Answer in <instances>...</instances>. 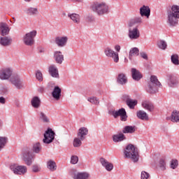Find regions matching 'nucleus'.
Returning <instances> with one entry per match:
<instances>
[{"label": "nucleus", "mask_w": 179, "mask_h": 179, "mask_svg": "<svg viewBox=\"0 0 179 179\" xmlns=\"http://www.w3.org/2000/svg\"><path fill=\"white\" fill-rule=\"evenodd\" d=\"M124 155L125 159H131L134 163H137L139 161V152L138 148L132 144L127 145Z\"/></svg>", "instance_id": "nucleus-1"}, {"label": "nucleus", "mask_w": 179, "mask_h": 179, "mask_svg": "<svg viewBox=\"0 0 179 179\" xmlns=\"http://www.w3.org/2000/svg\"><path fill=\"white\" fill-rule=\"evenodd\" d=\"M179 6L173 5L171 10L168 12V23L169 26L174 27L178 24Z\"/></svg>", "instance_id": "nucleus-2"}, {"label": "nucleus", "mask_w": 179, "mask_h": 179, "mask_svg": "<svg viewBox=\"0 0 179 179\" xmlns=\"http://www.w3.org/2000/svg\"><path fill=\"white\" fill-rule=\"evenodd\" d=\"M91 8L93 12L97 13L99 16H103V15L108 13V6L106 3H94Z\"/></svg>", "instance_id": "nucleus-3"}, {"label": "nucleus", "mask_w": 179, "mask_h": 179, "mask_svg": "<svg viewBox=\"0 0 179 179\" xmlns=\"http://www.w3.org/2000/svg\"><path fill=\"white\" fill-rule=\"evenodd\" d=\"M148 88L150 90H159V89H163V85L159 81L157 76H151L150 83H148Z\"/></svg>", "instance_id": "nucleus-4"}, {"label": "nucleus", "mask_w": 179, "mask_h": 179, "mask_svg": "<svg viewBox=\"0 0 179 179\" xmlns=\"http://www.w3.org/2000/svg\"><path fill=\"white\" fill-rule=\"evenodd\" d=\"M36 36H37V31L36 30L27 33L23 36V41L25 45H28L29 47H31V45H34V38L36 37Z\"/></svg>", "instance_id": "nucleus-5"}, {"label": "nucleus", "mask_w": 179, "mask_h": 179, "mask_svg": "<svg viewBox=\"0 0 179 179\" xmlns=\"http://www.w3.org/2000/svg\"><path fill=\"white\" fill-rule=\"evenodd\" d=\"M43 136V143H45L46 145H50V143H52L55 138V132L52 131V129L48 128L47 130L45 131Z\"/></svg>", "instance_id": "nucleus-6"}, {"label": "nucleus", "mask_w": 179, "mask_h": 179, "mask_svg": "<svg viewBox=\"0 0 179 179\" xmlns=\"http://www.w3.org/2000/svg\"><path fill=\"white\" fill-rule=\"evenodd\" d=\"M22 160L25 162L27 166H31L33 163V152L30 148H25L22 152Z\"/></svg>", "instance_id": "nucleus-7"}, {"label": "nucleus", "mask_w": 179, "mask_h": 179, "mask_svg": "<svg viewBox=\"0 0 179 179\" xmlns=\"http://www.w3.org/2000/svg\"><path fill=\"white\" fill-rule=\"evenodd\" d=\"M10 169L14 174H17L18 176H23L27 173V167L24 166H20L16 164H11L10 166Z\"/></svg>", "instance_id": "nucleus-8"}, {"label": "nucleus", "mask_w": 179, "mask_h": 179, "mask_svg": "<svg viewBox=\"0 0 179 179\" xmlns=\"http://www.w3.org/2000/svg\"><path fill=\"white\" fill-rule=\"evenodd\" d=\"M111 114L114 117V118H118V117H120L121 121L125 122L127 121V120H128L127 111L124 108H122L118 110H113Z\"/></svg>", "instance_id": "nucleus-9"}, {"label": "nucleus", "mask_w": 179, "mask_h": 179, "mask_svg": "<svg viewBox=\"0 0 179 179\" xmlns=\"http://www.w3.org/2000/svg\"><path fill=\"white\" fill-rule=\"evenodd\" d=\"M166 79L169 87H177V85H178V77H177V76L173 73H168L166 75Z\"/></svg>", "instance_id": "nucleus-10"}, {"label": "nucleus", "mask_w": 179, "mask_h": 179, "mask_svg": "<svg viewBox=\"0 0 179 179\" xmlns=\"http://www.w3.org/2000/svg\"><path fill=\"white\" fill-rule=\"evenodd\" d=\"M128 36L130 40H138L141 37V32L138 29V27H136L132 29V27H129V34Z\"/></svg>", "instance_id": "nucleus-11"}, {"label": "nucleus", "mask_w": 179, "mask_h": 179, "mask_svg": "<svg viewBox=\"0 0 179 179\" xmlns=\"http://www.w3.org/2000/svg\"><path fill=\"white\" fill-rule=\"evenodd\" d=\"M10 82L14 86L17 87V89H22L24 84H23V81L20 79L17 75H14L10 78Z\"/></svg>", "instance_id": "nucleus-12"}, {"label": "nucleus", "mask_w": 179, "mask_h": 179, "mask_svg": "<svg viewBox=\"0 0 179 179\" xmlns=\"http://www.w3.org/2000/svg\"><path fill=\"white\" fill-rule=\"evenodd\" d=\"M12 76V70L9 68L0 70V79L1 80H8Z\"/></svg>", "instance_id": "nucleus-13"}, {"label": "nucleus", "mask_w": 179, "mask_h": 179, "mask_svg": "<svg viewBox=\"0 0 179 179\" xmlns=\"http://www.w3.org/2000/svg\"><path fill=\"white\" fill-rule=\"evenodd\" d=\"M116 83H117V85H121V86H125V85L128 83V77H127V74L120 73L116 77Z\"/></svg>", "instance_id": "nucleus-14"}, {"label": "nucleus", "mask_w": 179, "mask_h": 179, "mask_svg": "<svg viewBox=\"0 0 179 179\" xmlns=\"http://www.w3.org/2000/svg\"><path fill=\"white\" fill-rule=\"evenodd\" d=\"M55 43L57 47H65L68 43V36H57L55 38Z\"/></svg>", "instance_id": "nucleus-15"}, {"label": "nucleus", "mask_w": 179, "mask_h": 179, "mask_svg": "<svg viewBox=\"0 0 179 179\" xmlns=\"http://www.w3.org/2000/svg\"><path fill=\"white\" fill-rule=\"evenodd\" d=\"M131 72L132 79L134 80H136V82H139V80H141L142 78H143V75H142V73H141L139 70L135 68H132L131 69Z\"/></svg>", "instance_id": "nucleus-16"}, {"label": "nucleus", "mask_w": 179, "mask_h": 179, "mask_svg": "<svg viewBox=\"0 0 179 179\" xmlns=\"http://www.w3.org/2000/svg\"><path fill=\"white\" fill-rule=\"evenodd\" d=\"M89 134V129L86 127H80L78 129V132L77 134V136L80 138L82 141H85L86 139V136Z\"/></svg>", "instance_id": "nucleus-17"}, {"label": "nucleus", "mask_w": 179, "mask_h": 179, "mask_svg": "<svg viewBox=\"0 0 179 179\" xmlns=\"http://www.w3.org/2000/svg\"><path fill=\"white\" fill-rule=\"evenodd\" d=\"M140 15L143 17L145 16L147 19H149V16H150V8L148 6H143L140 8Z\"/></svg>", "instance_id": "nucleus-18"}, {"label": "nucleus", "mask_w": 179, "mask_h": 179, "mask_svg": "<svg viewBox=\"0 0 179 179\" xmlns=\"http://www.w3.org/2000/svg\"><path fill=\"white\" fill-rule=\"evenodd\" d=\"M100 162L102 166L105 167L106 170H107V171H111V170L114 169V165L108 162L106 159L101 157L100 158Z\"/></svg>", "instance_id": "nucleus-19"}, {"label": "nucleus", "mask_w": 179, "mask_h": 179, "mask_svg": "<svg viewBox=\"0 0 179 179\" xmlns=\"http://www.w3.org/2000/svg\"><path fill=\"white\" fill-rule=\"evenodd\" d=\"M9 27H8V24L5 22L0 23V32L1 36H8L9 34Z\"/></svg>", "instance_id": "nucleus-20"}, {"label": "nucleus", "mask_w": 179, "mask_h": 179, "mask_svg": "<svg viewBox=\"0 0 179 179\" xmlns=\"http://www.w3.org/2000/svg\"><path fill=\"white\" fill-rule=\"evenodd\" d=\"M48 72L52 78H59V73H58V69L55 65L49 66Z\"/></svg>", "instance_id": "nucleus-21"}, {"label": "nucleus", "mask_w": 179, "mask_h": 179, "mask_svg": "<svg viewBox=\"0 0 179 179\" xmlns=\"http://www.w3.org/2000/svg\"><path fill=\"white\" fill-rule=\"evenodd\" d=\"M54 59L57 64H62L64 62V55L61 51H55L54 53Z\"/></svg>", "instance_id": "nucleus-22"}, {"label": "nucleus", "mask_w": 179, "mask_h": 179, "mask_svg": "<svg viewBox=\"0 0 179 179\" xmlns=\"http://www.w3.org/2000/svg\"><path fill=\"white\" fill-rule=\"evenodd\" d=\"M0 44L3 47H8L12 44V38L8 36L1 37Z\"/></svg>", "instance_id": "nucleus-23"}, {"label": "nucleus", "mask_w": 179, "mask_h": 179, "mask_svg": "<svg viewBox=\"0 0 179 179\" xmlns=\"http://www.w3.org/2000/svg\"><path fill=\"white\" fill-rule=\"evenodd\" d=\"M142 107L145 108V110H148L150 113L155 110V106H153V103L150 102V101H144L142 102Z\"/></svg>", "instance_id": "nucleus-24"}, {"label": "nucleus", "mask_w": 179, "mask_h": 179, "mask_svg": "<svg viewBox=\"0 0 179 179\" xmlns=\"http://www.w3.org/2000/svg\"><path fill=\"white\" fill-rule=\"evenodd\" d=\"M31 104L34 108H40V106H41V100L38 96H34L31 101Z\"/></svg>", "instance_id": "nucleus-25"}, {"label": "nucleus", "mask_w": 179, "mask_h": 179, "mask_svg": "<svg viewBox=\"0 0 179 179\" xmlns=\"http://www.w3.org/2000/svg\"><path fill=\"white\" fill-rule=\"evenodd\" d=\"M136 115L139 120H142L143 121H149V116L148 115V113L143 110L137 111Z\"/></svg>", "instance_id": "nucleus-26"}, {"label": "nucleus", "mask_w": 179, "mask_h": 179, "mask_svg": "<svg viewBox=\"0 0 179 179\" xmlns=\"http://www.w3.org/2000/svg\"><path fill=\"white\" fill-rule=\"evenodd\" d=\"M136 131V126H125L122 129L123 134H135Z\"/></svg>", "instance_id": "nucleus-27"}, {"label": "nucleus", "mask_w": 179, "mask_h": 179, "mask_svg": "<svg viewBox=\"0 0 179 179\" xmlns=\"http://www.w3.org/2000/svg\"><path fill=\"white\" fill-rule=\"evenodd\" d=\"M125 139H127V137L122 133L113 136V142H122V141H125Z\"/></svg>", "instance_id": "nucleus-28"}, {"label": "nucleus", "mask_w": 179, "mask_h": 179, "mask_svg": "<svg viewBox=\"0 0 179 179\" xmlns=\"http://www.w3.org/2000/svg\"><path fill=\"white\" fill-rule=\"evenodd\" d=\"M170 120L172 122H179V111L177 110H173Z\"/></svg>", "instance_id": "nucleus-29"}, {"label": "nucleus", "mask_w": 179, "mask_h": 179, "mask_svg": "<svg viewBox=\"0 0 179 179\" xmlns=\"http://www.w3.org/2000/svg\"><path fill=\"white\" fill-rule=\"evenodd\" d=\"M90 177V174L87 172H82L75 174L73 176L74 179H87Z\"/></svg>", "instance_id": "nucleus-30"}, {"label": "nucleus", "mask_w": 179, "mask_h": 179, "mask_svg": "<svg viewBox=\"0 0 179 179\" xmlns=\"http://www.w3.org/2000/svg\"><path fill=\"white\" fill-rule=\"evenodd\" d=\"M68 16L69 17H70V19H71L73 23H76L77 24H79V23H80V16L78 14H69Z\"/></svg>", "instance_id": "nucleus-31"}, {"label": "nucleus", "mask_w": 179, "mask_h": 179, "mask_svg": "<svg viewBox=\"0 0 179 179\" xmlns=\"http://www.w3.org/2000/svg\"><path fill=\"white\" fill-rule=\"evenodd\" d=\"M27 15H29V16H35L38 13V9L37 8L30 7L25 10Z\"/></svg>", "instance_id": "nucleus-32"}, {"label": "nucleus", "mask_w": 179, "mask_h": 179, "mask_svg": "<svg viewBox=\"0 0 179 179\" xmlns=\"http://www.w3.org/2000/svg\"><path fill=\"white\" fill-rule=\"evenodd\" d=\"M142 23V18L141 17H137L136 18H134L131 20L129 22V27H134L135 24H141Z\"/></svg>", "instance_id": "nucleus-33"}, {"label": "nucleus", "mask_w": 179, "mask_h": 179, "mask_svg": "<svg viewBox=\"0 0 179 179\" xmlns=\"http://www.w3.org/2000/svg\"><path fill=\"white\" fill-rule=\"evenodd\" d=\"M43 147H41L40 142H37L33 144L32 152H34V153H40Z\"/></svg>", "instance_id": "nucleus-34"}, {"label": "nucleus", "mask_w": 179, "mask_h": 179, "mask_svg": "<svg viewBox=\"0 0 179 179\" xmlns=\"http://www.w3.org/2000/svg\"><path fill=\"white\" fill-rule=\"evenodd\" d=\"M135 55H139V49L138 48H133L129 51V58L131 61H132V57H135Z\"/></svg>", "instance_id": "nucleus-35"}, {"label": "nucleus", "mask_w": 179, "mask_h": 179, "mask_svg": "<svg viewBox=\"0 0 179 179\" xmlns=\"http://www.w3.org/2000/svg\"><path fill=\"white\" fill-rule=\"evenodd\" d=\"M47 166L48 169H49L50 171H55V170H57V164L52 160L48 161Z\"/></svg>", "instance_id": "nucleus-36"}, {"label": "nucleus", "mask_w": 179, "mask_h": 179, "mask_svg": "<svg viewBox=\"0 0 179 179\" xmlns=\"http://www.w3.org/2000/svg\"><path fill=\"white\" fill-rule=\"evenodd\" d=\"M39 120L42 121V122L48 123L50 122V118L48 116L44 113V112H41L39 114Z\"/></svg>", "instance_id": "nucleus-37"}, {"label": "nucleus", "mask_w": 179, "mask_h": 179, "mask_svg": "<svg viewBox=\"0 0 179 179\" xmlns=\"http://www.w3.org/2000/svg\"><path fill=\"white\" fill-rule=\"evenodd\" d=\"M82 139L80 138V137H76L73 139V145L74 148H80L82 146Z\"/></svg>", "instance_id": "nucleus-38"}, {"label": "nucleus", "mask_w": 179, "mask_h": 179, "mask_svg": "<svg viewBox=\"0 0 179 179\" xmlns=\"http://www.w3.org/2000/svg\"><path fill=\"white\" fill-rule=\"evenodd\" d=\"M6 143H8V138L0 136V151L5 148Z\"/></svg>", "instance_id": "nucleus-39"}, {"label": "nucleus", "mask_w": 179, "mask_h": 179, "mask_svg": "<svg viewBox=\"0 0 179 179\" xmlns=\"http://www.w3.org/2000/svg\"><path fill=\"white\" fill-rule=\"evenodd\" d=\"M171 61L173 65H179V57L178 55L174 54L171 56Z\"/></svg>", "instance_id": "nucleus-40"}, {"label": "nucleus", "mask_w": 179, "mask_h": 179, "mask_svg": "<svg viewBox=\"0 0 179 179\" xmlns=\"http://www.w3.org/2000/svg\"><path fill=\"white\" fill-rule=\"evenodd\" d=\"M158 166L162 171H164L166 170V159L164 158L159 159Z\"/></svg>", "instance_id": "nucleus-41"}, {"label": "nucleus", "mask_w": 179, "mask_h": 179, "mask_svg": "<svg viewBox=\"0 0 179 179\" xmlns=\"http://www.w3.org/2000/svg\"><path fill=\"white\" fill-rule=\"evenodd\" d=\"M127 104L129 107V108H135V106H136V104H138V101L128 99V100H127Z\"/></svg>", "instance_id": "nucleus-42"}, {"label": "nucleus", "mask_w": 179, "mask_h": 179, "mask_svg": "<svg viewBox=\"0 0 179 179\" xmlns=\"http://www.w3.org/2000/svg\"><path fill=\"white\" fill-rule=\"evenodd\" d=\"M61 90H53L52 92V96L56 100H59L61 99Z\"/></svg>", "instance_id": "nucleus-43"}, {"label": "nucleus", "mask_w": 179, "mask_h": 179, "mask_svg": "<svg viewBox=\"0 0 179 179\" xmlns=\"http://www.w3.org/2000/svg\"><path fill=\"white\" fill-rule=\"evenodd\" d=\"M157 45L160 48V50H166V48H167V43L162 40L157 42Z\"/></svg>", "instance_id": "nucleus-44"}, {"label": "nucleus", "mask_w": 179, "mask_h": 179, "mask_svg": "<svg viewBox=\"0 0 179 179\" xmlns=\"http://www.w3.org/2000/svg\"><path fill=\"white\" fill-rule=\"evenodd\" d=\"M109 58L113 59L114 62H116V63L118 62V61H120V56L118 55V52H116L115 51H113V52L112 53V55H110Z\"/></svg>", "instance_id": "nucleus-45"}, {"label": "nucleus", "mask_w": 179, "mask_h": 179, "mask_svg": "<svg viewBox=\"0 0 179 179\" xmlns=\"http://www.w3.org/2000/svg\"><path fill=\"white\" fill-rule=\"evenodd\" d=\"M36 78L38 82H43V73L40 70H37L36 72Z\"/></svg>", "instance_id": "nucleus-46"}, {"label": "nucleus", "mask_w": 179, "mask_h": 179, "mask_svg": "<svg viewBox=\"0 0 179 179\" xmlns=\"http://www.w3.org/2000/svg\"><path fill=\"white\" fill-rule=\"evenodd\" d=\"M178 167V160L177 159H172L171 162V168L174 169Z\"/></svg>", "instance_id": "nucleus-47"}, {"label": "nucleus", "mask_w": 179, "mask_h": 179, "mask_svg": "<svg viewBox=\"0 0 179 179\" xmlns=\"http://www.w3.org/2000/svg\"><path fill=\"white\" fill-rule=\"evenodd\" d=\"M79 162V157L76 155H72L71 158V164H76Z\"/></svg>", "instance_id": "nucleus-48"}, {"label": "nucleus", "mask_w": 179, "mask_h": 179, "mask_svg": "<svg viewBox=\"0 0 179 179\" xmlns=\"http://www.w3.org/2000/svg\"><path fill=\"white\" fill-rule=\"evenodd\" d=\"M105 55H106V57H110V55H112V53L114 52V50H113L111 48H106L104 50Z\"/></svg>", "instance_id": "nucleus-49"}, {"label": "nucleus", "mask_w": 179, "mask_h": 179, "mask_svg": "<svg viewBox=\"0 0 179 179\" xmlns=\"http://www.w3.org/2000/svg\"><path fill=\"white\" fill-rule=\"evenodd\" d=\"M88 101H90V103H92V104H99V99H97L96 97H92L88 99Z\"/></svg>", "instance_id": "nucleus-50"}, {"label": "nucleus", "mask_w": 179, "mask_h": 179, "mask_svg": "<svg viewBox=\"0 0 179 179\" xmlns=\"http://www.w3.org/2000/svg\"><path fill=\"white\" fill-rule=\"evenodd\" d=\"M149 177H150V175L148 172L145 171L141 172V179H148Z\"/></svg>", "instance_id": "nucleus-51"}, {"label": "nucleus", "mask_w": 179, "mask_h": 179, "mask_svg": "<svg viewBox=\"0 0 179 179\" xmlns=\"http://www.w3.org/2000/svg\"><path fill=\"white\" fill-rule=\"evenodd\" d=\"M40 170H41V169H40V166L38 165H33L32 171L34 173H38V172H40Z\"/></svg>", "instance_id": "nucleus-52"}, {"label": "nucleus", "mask_w": 179, "mask_h": 179, "mask_svg": "<svg viewBox=\"0 0 179 179\" xmlns=\"http://www.w3.org/2000/svg\"><path fill=\"white\" fill-rule=\"evenodd\" d=\"M140 55L142 58H143V59L148 60V55L146 53L143 52L140 53Z\"/></svg>", "instance_id": "nucleus-53"}, {"label": "nucleus", "mask_w": 179, "mask_h": 179, "mask_svg": "<svg viewBox=\"0 0 179 179\" xmlns=\"http://www.w3.org/2000/svg\"><path fill=\"white\" fill-rule=\"evenodd\" d=\"M0 94L1 96H6L8 94V90H0Z\"/></svg>", "instance_id": "nucleus-54"}, {"label": "nucleus", "mask_w": 179, "mask_h": 179, "mask_svg": "<svg viewBox=\"0 0 179 179\" xmlns=\"http://www.w3.org/2000/svg\"><path fill=\"white\" fill-rule=\"evenodd\" d=\"M6 102V100L5 99V98H3V96L0 97L1 104H5Z\"/></svg>", "instance_id": "nucleus-55"}, {"label": "nucleus", "mask_w": 179, "mask_h": 179, "mask_svg": "<svg viewBox=\"0 0 179 179\" xmlns=\"http://www.w3.org/2000/svg\"><path fill=\"white\" fill-rule=\"evenodd\" d=\"M158 91H156V90H148V93L149 94H156V93H157Z\"/></svg>", "instance_id": "nucleus-56"}, {"label": "nucleus", "mask_w": 179, "mask_h": 179, "mask_svg": "<svg viewBox=\"0 0 179 179\" xmlns=\"http://www.w3.org/2000/svg\"><path fill=\"white\" fill-rule=\"evenodd\" d=\"M115 50L116 51H117V52H120V50H121V46H120V45H117L115 46Z\"/></svg>", "instance_id": "nucleus-57"}, {"label": "nucleus", "mask_w": 179, "mask_h": 179, "mask_svg": "<svg viewBox=\"0 0 179 179\" xmlns=\"http://www.w3.org/2000/svg\"><path fill=\"white\" fill-rule=\"evenodd\" d=\"M48 89H54V83H49L48 85Z\"/></svg>", "instance_id": "nucleus-58"}, {"label": "nucleus", "mask_w": 179, "mask_h": 179, "mask_svg": "<svg viewBox=\"0 0 179 179\" xmlns=\"http://www.w3.org/2000/svg\"><path fill=\"white\" fill-rule=\"evenodd\" d=\"M62 88H60L59 86H55L53 88V90H62Z\"/></svg>", "instance_id": "nucleus-59"}, {"label": "nucleus", "mask_w": 179, "mask_h": 179, "mask_svg": "<svg viewBox=\"0 0 179 179\" xmlns=\"http://www.w3.org/2000/svg\"><path fill=\"white\" fill-rule=\"evenodd\" d=\"M87 20L88 22H93V18L92 17H87Z\"/></svg>", "instance_id": "nucleus-60"}, {"label": "nucleus", "mask_w": 179, "mask_h": 179, "mask_svg": "<svg viewBox=\"0 0 179 179\" xmlns=\"http://www.w3.org/2000/svg\"><path fill=\"white\" fill-rule=\"evenodd\" d=\"M25 2H31V0H24Z\"/></svg>", "instance_id": "nucleus-61"}, {"label": "nucleus", "mask_w": 179, "mask_h": 179, "mask_svg": "<svg viewBox=\"0 0 179 179\" xmlns=\"http://www.w3.org/2000/svg\"><path fill=\"white\" fill-rule=\"evenodd\" d=\"M1 127H2V122L0 120V128H1Z\"/></svg>", "instance_id": "nucleus-62"}, {"label": "nucleus", "mask_w": 179, "mask_h": 179, "mask_svg": "<svg viewBox=\"0 0 179 179\" xmlns=\"http://www.w3.org/2000/svg\"><path fill=\"white\" fill-rule=\"evenodd\" d=\"M17 107H20V105L19 103H16Z\"/></svg>", "instance_id": "nucleus-63"}]
</instances>
